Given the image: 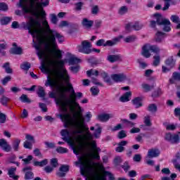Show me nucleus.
<instances>
[{"mask_svg": "<svg viewBox=\"0 0 180 180\" xmlns=\"http://www.w3.org/2000/svg\"><path fill=\"white\" fill-rule=\"evenodd\" d=\"M55 75L63 79L66 84L65 89V92H70L69 98H67L65 102L66 105L69 106V109L72 113L75 112V108L77 110L73 114L72 119L77 123V127L79 129L78 130L74 131L73 134H82L84 130H86L87 132L84 135H79L77 136L78 140H92L94 139V135L89 132V128L86 127L85 124V118L82 116V108L79 105V103L77 102V93L72 86V84L70 82V75L66 69L53 70Z\"/></svg>", "mask_w": 180, "mask_h": 180, "instance_id": "f257e3e1", "label": "nucleus"}, {"mask_svg": "<svg viewBox=\"0 0 180 180\" xmlns=\"http://www.w3.org/2000/svg\"><path fill=\"white\" fill-rule=\"evenodd\" d=\"M25 29L28 30L29 34L32 36L33 39H37V41L33 39L34 47L36 49L37 51V56L40 60H42L41 62V68L40 70L41 72H46V74H50L51 72V67H57L59 68V70H63L64 68L65 62L63 60H51L48 61L46 58H44V56H46V53L43 49H41V46H44L46 50H50L51 47V44L50 41H49V37H47V40L46 41L43 36H41V22L39 20V18L34 19L33 18H30V20L27 22L26 27Z\"/></svg>", "mask_w": 180, "mask_h": 180, "instance_id": "f03ea898", "label": "nucleus"}, {"mask_svg": "<svg viewBox=\"0 0 180 180\" xmlns=\"http://www.w3.org/2000/svg\"><path fill=\"white\" fill-rule=\"evenodd\" d=\"M56 38L58 39V43L61 44L64 42V37L56 31H54L53 34L48 36V40L51 44V47L53 49L51 50V53H52L58 60H61V58H63V51L60 49H57V41H56Z\"/></svg>", "mask_w": 180, "mask_h": 180, "instance_id": "7ed1b4c3", "label": "nucleus"}, {"mask_svg": "<svg viewBox=\"0 0 180 180\" xmlns=\"http://www.w3.org/2000/svg\"><path fill=\"white\" fill-rule=\"evenodd\" d=\"M58 106H60V112H63V113L59 114V117L63 122L65 127H68L70 124H71V121L70 119H71V115L68 113V108H67V103H62L60 105H58Z\"/></svg>", "mask_w": 180, "mask_h": 180, "instance_id": "20e7f679", "label": "nucleus"}, {"mask_svg": "<svg viewBox=\"0 0 180 180\" xmlns=\"http://www.w3.org/2000/svg\"><path fill=\"white\" fill-rule=\"evenodd\" d=\"M91 42L88 41H83L82 45L77 46V50L79 53H83V54H91L93 51L95 53H101V49H96L94 48L91 49Z\"/></svg>", "mask_w": 180, "mask_h": 180, "instance_id": "39448f33", "label": "nucleus"}, {"mask_svg": "<svg viewBox=\"0 0 180 180\" xmlns=\"http://www.w3.org/2000/svg\"><path fill=\"white\" fill-rule=\"evenodd\" d=\"M79 161L75 162L76 165H80V174L83 176H86L85 180H92L91 176H86V174L89 172V171H92V168L88 167L85 162H84V156H80L78 158Z\"/></svg>", "mask_w": 180, "mask_h": 180, "instance_id": "423d86ee", "label": "nucleus"}, {"mask_svg": "<svg viewBox=\"0 0 180 180\" xmlns=\"http://www.w3.org/2000/svg\"><path fill=\"white\" fill-rule=\"evenodd\" d=\"M119 41H120V37H115L112 39V40H108L106 41L105 39H101L96 42V46L98 47H102V46L103 47H113V46H116Z\"/></svg>", "mask_w": 180, "mask_h": 180, "instance_id": "0eeeda50", "label": "nucleus"}, {"mask_svg": "<svg viewBox=\"0 0 180 180\" xmlns=\"http://www.w3.org/2000/svg\"><path fill=\"white\" fill-rule=\"evenodd\" d=\"M151 53H158V48L154 45H150L149 44H145L142 48V56L145 58H150L151 57Z\"/></svg>", "mask_w": 180, "mask_h": 180, "instance_id": "6e6552de", "label": "nucleus"}, {"mask_svg": "<svg viewBox=\"0 0 180 180\" xmlns=\"http://www.w3.org/2000/svg\"><path fill=\"white\" fill-rule=\"evenodd\" d=\"M90 146L92 153L89 154V157L93 158V160H97L99 161V160H101V155H99V153H101V149L96 145V141H92L90 143Z\"/></svg>", "mask_w": 180, "mask_h": 180, "instance_id": "1a4fd4ad", "label": "nucleus"}, {"mask_svg": "<svg viewBox=\"0 0 180 180\" xmlns=\"http://www.w3.org/2000/svg\"><path fill=\"white\" fill-rule=\"evenodd\" d=\"M165 63L167 67L162 66V72H169V71L176 65V60H175L172 56L167 58Z\"/></svg>", "mask_w": 180, "mask_h": 180, "instance_id": "9d476101", "label": "nucleus"}, {"mask_svg": "<svg viewBox=\"0 0 180 180\" xmlns=\"http://www.w3.org/2000/svg\"><path fill=\"white\" fill-rule=\"evenodd\" d=\"M56 92L59 94L58 98H56V105H61V103H64V100L67 101V96L65 95V88L63 89L60 86L56 87Z\"/></svg>", "mask_w": 180, "mask_h": 180, "instance_id": "9b49d317", "label": "nucleus"}, {"mask_svg": "<svg viewBox=\"0 0 180 180\" xmlns=\"http://www.w3.org/2000/svg\"><path fill=\"white\" fill-rule=\"evenodd\" d=\"M143 24L140 23L139 21L135 22L134 25L133 22H129L125 25V30L127 32H131V30H141L143 29Z\"/></svg>", "mask_w": 180, "mask_h": 180, "instance_id": "f8f14e48", "label": "nucleus"}, {"mask_svg": "<svg viewBox=\"0 0 180 180\" xmlns=\"http://www.w3.org/2000/svg\"><path fill=\"white\" fill-rule=\"evenodd\" d=\"M68 172H70V165H62L59 167V172H56V176H58V178H65Z\"/></svg>", "mask_w": 180, "mask_h": 180, "instance_id": "ddd939ff", "label": "nucleus"}, {"mask_svg": "<svg viewBox=\"0 0 180 180\" xmlns=\"http://www.w3.org/2000/svg\"><path fill=\"white\" fill-rule=\"evenodd\" d=\"M100 168L101 169H103V175L99 176H96V179L98 180H106V177L108 176L109 180H115V176L110 172L105 170V167H103V165H101ZM105 170V171H104Z\"/></svg>", "mask_w": 180, "mask_h": 180, "instance_id": "4468645a", "label": "nucleus"}, {"mask_svg": "<svg viewBox=\"0 0 180 180\" xmlns=\"http://www.w3.org/2000/svg\"><path fill=\"white\" fill-rule=\"evenodd\" d=\"M165 139L167 141L171 143V144H179L180 141L179 135H172L171 133L166 134Z\"/></svg>", "mask_w": 180, "mask_h": 180, "instance_id": "2eb2a0df", "label": "nucleus"}, {"mask_svg": "<svg viewBox=\"0 0 180 180\" xmlns=\"http://www.w3.org/2000/svg\"><path fill=\"white\" fill-rule=\"evenodd\" d=\"M32 167L27 166L22 169V172H25L24 179L31 180L34 178V174L32 172Z\"/></svg>", "mask_w": 180, "mask_h": 180, "instance_id": "dca6fc26", "label": "nucleus"}, {"mask_svg": "<svg viewBox=\"0 0 180 180\" xmlns=\"http://www.w3.org/2000/svg\"><path fill=\"white\" fill-rule=\"evenodd\" d=\"M164 1V6H161V4H158V10L162 9V11H168L169 9V6L171 5H176V1L175 0H162Z\"/></svg>", "mask_w": 180, "mask_h": 180, "instance_id": "f3484780", "label": "nucleus"}, {"mask_svg": "<svg viewBox=\"0 0 180 180\" xmlns=\"http://www.w3.org/2000/svg\"><path fill=\"white\" fill-rule=\"evenodd\" d=\"M0 148H1L3 151H5V153H11V151H12V146L9 145L5 139H0Z\"/></svg>", "mask_w": 180, "mask_h": 180, "instance_id": "a211bd4d", "label": "nucleus"}, {"mask_svg": "<svg viewBox=\"0 0 180 180\" xmlns=\"http://www.w3.org/2000/svg\"><path fill=\"white\" fill-rule=\"evenodd\" d=\"M111 78L114 82H123V81L127 79V76L124 73L112 74Z\"/></svg>", "mask_w": 180, "mask_h": 180, "instance_id": "6ab92c4d", "label": "nucleus"}, {"mask_svg": "<svg viewBox=\"0 0 180 180\" xmlns=\"http://www.w3.org/2000/svg\"><path fill=\"white\" fill-rule=\"evenodd\" d=\"M157 157H158V149L151 148L148 150L146 158V160H151Z\"/></svg>", "mask_w": 180, "mask_h": 180, "instance_id": "aec40b11", "label": "nucleus"}, {"mask_svg": "<svg viewBox=\"0 0 180 180\" xmlns=\"http://www.w3.org/2000/svg\"><path fill=\"white\" fill-rule=\"evenodd\" d=\"M16 169L15 167H11L8 169V175L9 178H12V179L18 180L19 179V176L16 175Z\"/></svg>", "mask_w": 180, "mask_h": 180, "instance_id": "412c9836", "label": "nucleus"}, {"mask_svg": "<svg viewBox=\"0 0 180 180\" xmlns=\"http://www.w3.org/2000/svg\"><path fill=\"white\" fill-rule=\"evenodd\" d=\"M99 75L103 78L104 82H106V84H109L110 85H112V79H110V77H109L108 72L103 70H100Z\"/></svg>", "mask_w": 180, "mask_h": 180, "instance_id": "4be33fe9", "label": "nucleus"}, {"mask_svg": "<svg viewBox=\"0 0 180 180\" xmlns=\"http://www.w3.org/2000/svg\"><path fill=\"white\" fill-rule=\"evenodd\" d=\"M61 136L63 137V140L64 141H66V143H68V144L72 143V141L68 137L70 136V131L68 129H62L60 131Z\"/></svg>", "mask_w": 180, "mask_h": 180, "instance_id": "5701e85b", "label": "nucleus"}, {"mask_svg": "<svg viewBox=\"0 0 180 180\" xmlns=\"http://www.w3.org/2000/svg\"><path fill=\"white\" fill-rule=\"evenodd\" d=\"M162 15L161 13H158V25L159 26H166L167 25H171V21H169L167 18H162Z\"/></svg>", "mask_w": 180, "mask_h": 180, "instance_id": "b1692460", "label": "nucleus"}, {"mask_svg": "<svg viewBox=\"0 0 180 180\" xmlns=\"http://www.w3.org/2000/svg\"><path fill=\"white\" fill-rule=\"evenodd\" d=\"M180 82V72H174L172 73V78L169 79V84H174L175 82Z\"/></svg>", "mask_w": 180, "mask_h": 180, "instance_id": "393cba45", "label": "nucleus"}, {"mask_svg": "<svg viewBox=\"0 0 180 180\" xmlns=\"http://www.w3.org/2000/svg\"><path fill=\"white\" fill-rule=\"evenodd\" d=\"M82 25L83 27H86V29H91L92 26H94V20H89L88 18H83Z\"/></svg>", "mask_w": 180, "mask_h": 180, "instance_id": "a878e982", "label": "nucleus"}, {"mask_svg": "<svg viewBox=\"0 0 180 180\" xmlns=\"http://www.w3.org/2000/svg\"><path fill=\"white\" fill-rule=\"evenodd\" d=\"M141 97H136L132 99L131 103L135 107V109H139V108H141L143 106V103L141 102Z\"/></svg>", "mask_w": 180, "mask_h": 180, "instance_id": "bb28decb", "label": "nucleus"}, {"mask_svg": "<svg viewBox=\"0 0 180 180\" xmlns=\"http://www.w3.org/2000/svg\"><path fill=\"white\" fill-rule=\"evenodd\" d=\"M23 53V50L21 47H13L10 49V54H15L17 56H20Z\"/></svg>", "mask_w": 180, "mask_h": 180, "instance_id": "cd10ccee", "label": "nucleus"}, {"mask_svg": "<svg viewBox=\"0 0 180 180\" xmlns=\"http://www.w3.org/2000/svg\"><path fill=\"white\" fill-rule=\"evenodd\" d=\"M152 18H155V20H150V27L155 29L157 25H158V13H155L152 15Z\"/></svg>", "mask_w": 180, "mask_h": 180, "instance_id": "c85d7f7f", "label": "nucleus"}, {"mask_svg": "<svg viewBox=\"0 0 180 180\" xmlns=\"http://www.w3.org/2000/svg\"><path fill=\"white\" fill-rule=\"evenodd\" d=\"M56 85V80L51 79V76L47 77V80L45 83V86H51V88H54Z\"/></svg>", "mask_w": 180, "mask_h": 180, "instance_id": "c756f323", "label": "nucleus"}, {"mask_svg": "<svg viewBox=\"0 0 180 180\" xmlns=\"http://www.w3.org/2000/svg\"><path fill=\"white\" fill-rule=\"evenodd\" d=\"M19 146H20V139H15L12 142V148L13 151L18 152L19 151Z\"/></svg>", "mask_w": 180, "mask_h": 180, "instance_id": "7c9ffc66", "label": "nucleus"}, {"mask_svg": "<svg viewBox=\"0 0 180 180\" xmlns=\"http://www.w3.org/2000/svg\"><path fill=\"white\" fill-rule=\"evenodd\" d=\"M131 96V91H127L124 95L120 98V102H129Z\"/></svg>", "mask_w": 180, "mask_h": 180, "instance_id": "2f4dec72", "label": "nucleus"}, {"mask_svg": "<svg viewBox=\"0 0 180 180\" xmlns=\"http://www.w3.org/2000/svg\"><path fill=\"white\" fill-rule=\"evenodd\" d=\"M37 94L39 98H41L42 99H44L46 98V91H44V88L41 86H38Z\"/></svg>", "mask_w": 180, "mask_h": 180, "instance_id": "473e14b6", "label": "nucleus"}, {"mask_svg": "<svg viewBox=\"0 0 180 180\" xmlns=\"http://www.w3.org/2000/svg\"><path fill=\"white\" fill-rule=\"evenodd\" d=\"M42 25L45 27V30L48 34H53V33H54V30H51L50 25H49V22H47V20H44L42 22Z\"/></svg>", "mask_w": 180, "mask_h": 180, "instance_id": "72a5a7b5", "label": "nucleus"}, {"mask_svg": "<svg viewBox=\"0 0 180 180\" xmlns=\"http://www.w3.org/2000/svg\"><path fill=\"white\" fill-rule=\"evenodd\" d=\"M49 164V160L47 159H44L40 162L34 161L33 163L34 167H46Z\"/></svg>", "mask_w": 180, "mask_h": 180, "instance_id": "f704fd0d", "label": "nucleus"}, {"mask_svg": "<svg viewBox=\"0 0 180 180\" xmlns=\"http://www.w3.org/2000/svg\"><path fill=\"white\" fill-rule=\"evenodd\" d=\"M107 60L110 63H116V61H119L120 60V56L119 55H110L108 56Z\"/></svg>", "mask_w": 180, "mask_h": 180, "instance_id": "c9c22d12", "label": "nucleus"}, {"mask_svg": "<svg viewBox=\"0 0 180 180\" xmlns=\"http://www.w3.org/2000/svg\"><path fill=\"white\" fill-rule=\"evenodd\" d=\"M98 119L100 122H108L110 119V115L109 114H101L98 116Z\"/></svg>", "mask_w": 180, "mask_h": 180, "instance_id": "e433bc0d", "label": "nucleus"}, {"mask_svg": "<svg viewBox=\"0 0 180 180\" xmlns=\"http://www.w3.org/2000/svg\"><path fill=\"white\" fill-rule=\"evenodd\" d=\"M121 122L123 124H126L127 127H134L136 126V123L129 121L127 119H122Z\"/></svg>", "mask_w": 180, "mask_h": 180, "instance_id": "4c0bfd02", "label": "nucleus"}, {"mask_svg": "<svg viewBox=\"0 0 180 180\" xmlns=\"http://www.w3.org/2000/svg\"><path fill=\"white\" fill-rule=\"evenodd\" d=\"M3 68H4L6 74H12L13 70L11 68V63L9 62L5 63L3 65Z\"/></svg>", "mask_w": 180, "mask_h": 180, "instance_id": "58836bf2", "label": "nucleus"}, {"mask_svg": "<svg viewBox=\"0 0 180 180\" xmlns=\"http://www.w3.org/2000/svg\"><path fill=\"white\" fill-rule=\"evenodd\" d=\"M69 144L72 147L74 154H75V155H79V153H81V146L77 148L75 147V144H74L72 142Z\"/></svg>", "mask_w": 180, "mask_h": 180, "instance_id": "ea45409f", "label": "nucleus"}, {"mask_svg": "<svg viewBox=\"0 0 180 180\" xmlns=\"http://www.w3.org/2000/svg\"><path fill=\"white\" fill-rule=\"evenodd\" d=\"M148 112H150V113H155L158 110L157 105L155 103L149 104L147 108Z\"/></svg>", "mask_w": 180, "mask_h": 180, "instance_id": "a19ab883", "label": "nucleus"}, {"mask_svg": "<svg viewBox=\"0 0 180 180\" xmlns=\"http://www.w3.org/2000/svg\"><path fill=\"white\" fill-rule=\"evenodd\" d=\"M68 63L70 65H74L75 64H79V63H81V59L75 57H71L69 58Z\"/></svg>", "mask_w": 180, "mask_h": 180, "instance_id": "79ce46f5", "label": "nucleus"}, {"mask_svg": "<svg viewBox=\"0 0 180 180\" xmlns=\"http://www.w3.org/2000/svg\"><path fill=\"white\" fill-rule=\"evenodd\" d=\"M12 18L11 17H4L3 18L0 19V23L2 26L5 25H9Z\"/></svg>", "mask_w": 180, "mask_h": 180, "instance_id": "37998d69", "label": "nucleus"}, {"mask_svg": "<svg viewBox=\"0 0 180 180\" xmlns=\"http://www.w3.org/2000/svg\"><path fill=\"white\" fill-rule=\"evenodd\" d=\"M86 75H87V77H92V75H94V77H98L99 71L91 69L86 71Z\"/></svg>", "mask_w": 180, "mask_h": 180, "instance_id": "c03bdc74", "label": "nucleus"}, {"mask_svg": "<svg viewBox=\"0 0 180 180\" xmlns=\"http://www.w3.org/2000/svg\"><path fill=\"white\" fill-rule=\"evenodd\" d=\"M143 123L146 126L148 127H150L151 126V117L150 115H146L143 118Z\"/></svg>", "mask_w": 180, "mask_h": 180, "instance_id": "a18cd8bd", "label": "nucleus"}, {"mask_svg": "<svg viewBox=\"0 0 180 180\" xmlns=\"http://www.w3.org/2000/svg\"><path fill=\"white\" fill-rule=\"evenodd\" d=\"M31 67H32V65L29 62H25L22 65H20V69L24 70L25 71H29Z\"/></svg>", "mask_w": 180, "mask_h": 180, "instance_id": "49530a36", "label": "nucleus"}, {"mask_svg": "<svg viewBox=\"0 0 180 180\" xmlns=\"http://www.w3.org/2000/svg\"><path fill=\"white\" fill-rule=\"evenodd\" d=\"M83 6H84V2L82 1H79L75 4V9L77 12L82 11Z\"/></svg>", "mask_w": 180, "mask_h": 180, "instance_id": "de8ad7c7", "label": "nucleus"}, {"mask_svg": "<svg viewBox=\"0 0 180 180\" xmlns=\"http://www.w3.org/2000/svg\"><path fill=\"white\" fill-rule=\"evenodd\" d=\"M20 101L21 102H22V103H30V102H32L30 101V98H27V95L26 94H22L20 97Z\"/></svg>", "mask_w": 180, "mask_h": 180, "instance_id": "09e8293b", "label": "nucleus"}, {"mask_svg": "<svg viewBox=\"0 0 180 180\" xmlns=\"http://www.w3.org/2000/svg\"><path fill=\"white\" fill-rule=\"evenodd\" d=\"M56 152L58 153V154H67L68 149L63 146H59L56 148Z\"/></svg>", "mask_w": 180, "mask_h": 180, "instance_id": "8fccbe9b", "label": "nucleus"}, {"mask_svg": "<svg viewBox=\"0 0 180 180\" xmlns=\"http://www.w3.org/2000/svg\"><path fill=\"white\" fill-rule=\"evenodd\" d=\"M167 36V33L158 31V43H161Z\"/></svg>", "mask_w": 180, "mask_h": 180, "instance_id": "3c124183", "label": "nucleus"}, {"mask_svg": "<svg viewBox=\"0 0 180 180\" xmlns=\"http://www.w3.org/2000/svg\"><path fill=\"white\" fill-rule=\"evenodd\" d=\"M8 101H10V98L5 96H2L1 98H0V102L1 105H3V106H7Z\"/></svg>", "mask_w": 180, "mask_h": 180, "instance_id": "603ef678", "label": "nucleus"}, {"mask_svg": "<svg viewBox=\"0 0 180 180\" xmlns=\"http://www.w3.org/2000/svg\"><path fill=\"white\" fill-rule=\"evenodd\" d=\"M136 39L137 37L135 35H131L124 39L125 43H133V41H136Z\"/></svg>", "mask_w": 180, "mask_h": 180, "instance_id": "864d4df0", "label": "nucleus"}, {"mask_svg": "<svg viewBox=\"0 0 180 180\" xmlns=\"http://www.w3.org/2000/svg\"><path fill=\"white\" fill-rule=\"evenodd\" d=\"M9 9V6L5 2H0V11L3 12H6Z\"/></svg>", "mask_w": 180, "mask_h": 180, "instance_id": "5fc2aeb1", "label": "nucleus"}, {"mask_svg": "<svg viewBox=\"0 0 180 180\" xmlns=\"http://www.w3.org/2000/svg\"><path fill=\"white\" fill-rule=\"evenodd\" d=\"M126 137H127V134H126V131L124 130H121L117 134V138L120 139V140L126 139Z\"/></svg>", "mask_w": 180, "mask_h": 180, "instance_id": "6e6d98bb", "label": "nucleus"}, {"mask_svg": "<svg viewBox=\"0 0 180 180\" xmlns=\"http://www.w3.org/2000/svg\"><path fill=\"white\" fill-rule=\"evenodd\" d=\"M90 91L91 92V95H93V96H96V95H98L100 91L99 89H98V87H95V86H92L90 89Z\"/></svg>", "mask_w": 180, "mask_h": 180, "instance_id": "4d7b16f0", "label": "nucleus"}, {"mask_svg": "<svg viewBox=\"0 0 180 180\" xmlns=\"http://www.w3.org/2000/svg\"><path fill=\"white\" fill-rule=\"evenodd\" d=\"M122 158L120 156H116L114 158L113 163L116 167H117L118 165H120V164H122Z\"/></svg>", "mask_w": 180, "mask_h": 180, "instance_id": "13d9d810", "label": "nucleus"}, {"mask_svg": "<svg viewBox=\"0 0 180 180\" xmlns=\"http://www.w3.org/2000/svg\"><path fill=\"white\" fill-rule=\"evenodd\" d=\"M170 20H172V22H173V23H180L179 16H178L176 15H172L170 17Z\"/></svg>", "mask_w": 180, "mask_h": 180, "instance_id": "bf43d9fd", "label": "nucleus"}, {"mask_svg": "<svg viewBox=\"0 0 180 180\" xmlns=\"http://www.w3.org/2000/svg\"><path fill=\"white\" fill-rule=\"evenodd\" d=\"M121 168L124 169V172H127V171L130 169V165L129 164V162H124V164L121 166Z\"/></svg>", "mask_w": 180, "mask_h": 180, "instance_id": "052dcab7", "label": "nucleus"}, {"mask_svg": "<svg viewBox=\"0 0 180 180\" xmlns=\"http://www.w3.org/2000/svg\"><path fill=\"white\" fill-rule=\"evenodd\" d=\"M127 7L126 6H123L119 9L118 13L119 15H124L125 13H127Z\"/></svg>", "mask_w": 180, "mask_h": 180, "instance_id": "680f3d73", "label": "nucleus"}, {"mask_svg": "<svg viewBox=\"0 0 180 180\" xmlns=\"http://www.w3.org/2000/svg\"><path fill=\"white\" fill-rule=\"evenodd\" d=\"M24 148H27L28 150H32L33 148V144L32 142L25 141L23 144Z\"/></svg>", "mask_w": 180, "mask_h": 180, "instance_id": "e2e57ef3", "label": "nucleus"}, {"mask_svg": "<svg viewBox=\"0 0 180 180\" xmlns=\"http://www.w3.org/2000/svg\"><path fill=\"white\" fill-rule=\"evenodd\" d=\"M137 63H139L140 68H142V70H146V68H147V63H146V62H143L141 58L138 59Z\"/></svg>", "mask_w": 180, "mask_h": 180, "instance_id": "0e129e2a", "label": "nucleus"}, {"mask_svg": "<svg viewBox=\"0 0 180 180\" xmlns=\"http://www.w3.org/2000/svg\"><path fill=\"white\" fill-rule=\"evenodd\" d=\"M51 165L53 167V168H56V167L58 165V160H57V158H53L51 160Z\"/></svg>", "mask_w": 180, "mask_h": 180, "instance_id": "69168bd1", "label": "nucleus"}, {"mask_svg": "<svg viewBox=\"0 0 180 180\" xmlns=\"http://www.w3.org/2000/svg\"><path fill=\"white\" fill-rule=\"evenodd\" d=\"M99 13V6H94L91 8V14L92 15H98Z\"/></svg>", "mask_w": 180, "mask_h": 180, "instance_id": "338daca9", "label": "nucleus"}, {"mask_svg": "<svg viewBox=\"0 0 180 180\" xmlns=\"http://www.w3.org/2000/svg\"><path fill=\"white\" fill-rule=\"evenodd\" d=\"M11 79H12V77L11 76H6L1 80V83L3 85H6L8 82H11Z\"/></svg>", "mask_w": 180, "mask_h": 180, "instance_id": "774afa93", "label": "nucleus"}]
</instances>
